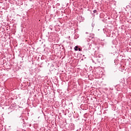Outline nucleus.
I'll return each mask as SVG.
<instances>
[{"label":"nucleus","instance_id":"1","mask_svg":"<svg viewBox=\"0 0 131 131\" xmlns=\"http://www.w3.org/2000/svg\"><path fill=\"white\" fill-rule=\"evenodd\" d=\"M75 51H78V47L76 46L75 47Z\"/></svg>","mask_w":131,"mask_h":131},{"label":"nucleus","instance_id":"2","mask_svg":"<svg viewBox=\"0 0 131 131\" xmlns=\"http://www.w3.org/2000/svg\"><path fill=\"white\" fill-rule=\"evenodd\" d=\"M78 51H79V52H80V51H81V49L80 48H78Z\"/></svg>","mask_w":131,"mask_h":131},{"label":"nucleus","instance_id":"3","mask_svg":"<svg viewBox=\"0 0 131 131\" xmlns=\"http://www.w3.org/2000/svg\"><path fill=\"white\" fill-rule=\"evenodd\" d=\"M96 11V10H95V11H94V12L95 13Z\"/></svg>","mask_w":131,"mask_h":131}]
</instances>
